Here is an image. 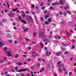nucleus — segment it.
I'll use <instances>...</instances> for the list:
<instances>
[{
    "mask_svg": "<svg viewBox=\"0 0 76 76\" xmlns=\"http://www.w3.org/2000/svg\"><path fill=\"white\" fill-rule=\"evenodd\" d=\"M22 63L20 62V63H19L18 64V65H19V66H20V65H21V64H22Z\"/></svg>",
    "mask_w": 76,
    "mask_h": 76,
    "instance_id": "nucleus-44",
    "label": "nucleus"
},
{
    "mask_svg": "<svg viewBox=\"0 0 76 76\" xmlns=\"http://www.w3.org/2000/svg\"><path fill=\"white\" fill-rule=\"evenodd\" d=\"M53 0H48V2H49L48 3V6L50 5V3H51ZM49 1H50V2H49Z\"/></svg>",
    "mask_w": 76,
    "mask_h": 76,
    "instance_id": "nucleus-16",
    "label": "nucleus"
},
{
    "mask_svg": "<svg viewBox=\"0 0 76 76\" xmlns=\"http://www.w3.org/2000/svg\"><path fill=\"white\" fill-rule=\"evenodd\" d=\"M43 40L44 41V42L45 44V45H47L48 44V42H49L50 40H49L48 39H45L44 38L43 39Z\"/></svg>",
    "mask_w": 76,
    "mask_h": 76,
    "instance_id": "nucleus-4",
    "label": "nucleus"
},
{
    "mask_svg": "<svg viewBox=\"0 0 76 76\" xmlns=\"http://www.w3.org/2000/svg\"><path fill=\"white\" fill-rule=\"evenodd\" d=\"M1 41V39L0 38V41ZM4 43L3 42H0V47L1 48V47L4 46Z\"/></svg>",
    "mask_w": 76,
    "mask_h": 76,
    "instance_id": "nucleus-5",
    "label": "nucleus"
},
{
    "mask_svg": "<svg viewBox=\"0 0 76 76\" xmlns=\"http://www.w3.org/2000/svg\"><path fill=\"white\" fill-rule=\"evenodd\" d=\"M44 49H45V50H46V51H47L48 49H47V48L45 47Z\"/></svg>",
    "mask_w": 76,
    "mask_h": 76,
    "instance_id": "nucleus-56",
    "label": "nucleus"
},
{
    "mask_svg": "<svg viewBox=\"0 0 76 76\" xmlns=\"http://www.w3.org/2000/svg\"><path fill=\"white\" fill-rule=\"evenodd\" d=\"M59 13L60 14V15H62L63 14V13H62V12L60 11L59 12Z\"/></svg>",
    "mask_w": 76,
    "mask_h": 76,
    "instance_id": "nucleus-50",
    "label": "nucleus"
},
{
    "mask_svg": "<svg viewBox=\"0 0 76 76\" xmlns=\"http://www.w3.org/2000/svg\"><path fill=\"white\" fill-rule=\"evenodd\" d=\"M15 14L14 13H10L8 15L9 17L10 18H12V17L15 16Z\"/></svg>",
    "mask_w": 76,
    "mask_h": 76,
    "instance_id": "nucleus-7",
    "label": "nucleus"
},
{
    "mask_svg": "<svg viewBox=\"0 0 76 76\" xmlns=\"http://www.w3.org/2000/svg\"><path fill=\"white\" fill-rule=\"evenodd\" d=\"M26 18L27 19H28V20H29V21H31L30 20V19L31 20H32V18L30 16H27L26 17Z\"/></svg>",
    "mask_w": 76,
    "mask_h": 76,
    "instance_id": "nucleus-10",
    "label": "nucleus"
},
{
    "mask_svg": "<svg viewBox=\"0 0 76 76\" xmlns=\"http://www.w3.org/2000/svg\"><path fill=\"white\" fill-rule=\"evenodd\" d=\"M66 35L68 37H69V34L67 32H66Z\"/></svg>",
    "mask_w": 76,
    "mask_h": 76,
    "instance_id": "nucleus-46",
    "label": "nucleus"
},
{
    "mask_svg": "<svg viewBox=\"0 0 76 76\" xmlns=\"http://www.w3.org/2000/svg\"><path fill=\"white\" fill-rule=\"evenodd\" d=\"M2 21V22H7V20L6 19H3Z\"/></svg>",
    "mask_w": 76,
    "mask_h": 76,
    "instance_id": "nucleus-24",
    "label": "nucleus"
},
{
    "mask_svg": "<svg viewBox=\"0 0 76 76\" xmlns=\"http://www.w3.org/2000/svg\"><path fill=\"white\" fill-rule=\"evenodd\" d=\"M19 19L22 22H23V23H24V24L26 23V21H25L24 20H22V19L21 18V17H19Z\"/></svg>",
    "mask_w": 76,
    "mask_h": 76,
    "instance_id": "nucleus-9",
    "label": "nucleus"
},
{
    "mask_svg": "<svg viewBox=\"0 0 76 76\" xmlns=\"http://www.w3.org/2000/svg\"><path fill=\"white\" fill-rule=\"evenodd\" d=\"M62 54V52H58V53H57L56 54V56H59L60 55V54Z\"/></svg>",
    "mask_w": 76,
    "mask_h": 76,
    "instance_id": "nucleus-15",
    "label": "nucleus"
},
{
    "mask_svg": "<svg viewBox=\"0 0 76 76\" xmlns=\"http://www.w3.org/2000/svg\"><path fill=\"white\" fill-rule=\"evenodd\" d=\"M59 71L60 72H62V69H61V66L59 67Z\"/></svg>",
    "mask_w": 76,
    "mask_h": 76,
    "instance_id": "nucleus-19",
    "label": "nucleus"
},
{
    "mask_svg": "<svg viewBox=\"0 0 76 76\" xmlns=\"http://www.w3.org/2000/svg\"><path fill=\"white\" fill-rule=\"evenodd\" d=\"M5 75H6V76H10V75L7 74V72H4Z\"/></svg>",
    "mask_w": 76,
    "mask_h": 76,
    "instance_id": "nucleus-21",
    "label": "nucleus"
},
{
    "mask_svg": "<svg viewBox=\"0 0 76 76\" xmlns=\"http://www.w3.org/2000/svg\"><path fill=\"white\" fill-rule=\"evenodd\" d=\"M65 0H60V2L61 4H64V3H65Z\"/></svg>",
    "mask_w": 76,
    "mask_h": 76,
    "instance_id": "nucleus-12",
    "label": "nucleus"
},
{
    "mask_svg": "<svg viewBox=\"0 0 76 76\" xmlns=\"http://www.w3.org/2000/svg\"><path fill=\"white\" fill-rule=\"evenodd\" d=\"M11 71L12 72H15V70L14 69H12Z\"/></svg>",
    "mask_w": 76,
    "mask_h": 76,
    "instance_id": "nucleus-61",
    "label": "nucleus"
},
{
    "mask_svg": "<svg viewBox=\"0 0 76 76\" xmlns=\"http://www.w3.org/2000/svg\"><path fill=\"white\" fill-rule=\"evenodd\" d=\"M61 61H59L58 63V67H60V63H61Z\"/></svg>",
    "mask_w": 76,
    "mask_h": 76,
    "instance_id": "nucleus-26",
    "label": "nucleus"
},
{
    "mask_svg": "<svg viewBox=\"0 0 76 76\" xmlns=\"http://www.w3.org/2000/svg\"><path fill=\"white\" fill-rule=\"evenodd\" d=\"M17 9H12L13 12H15V11H16V10H17Z\"/></svg>",
    "mask_w": 76,
    "mask_h": 76,
    "instance_id": "nucleus-30",
    "label": "nucleus"
},
{
    "mask_svg": "<svg viewBox=\"0 0 76 76\" xmlns=\"http://www.w3.org/2000/svg\"><path fill=\"white\" fill-rule=\"evenodd\" d=\"M19 55L17 54L15 55V56L14 57V58H18L19 57Z\"/></svg>",
    "mask_w": 76,
    "mask_h": 76,
    "instance_id": "nucleus-22",
    "label": "nucleus"
},
{
    "mask_svg": "<svg viewBox=\"0 0 76 76\" xmlns=\"http://www.w3.org/2000/svg\"><path fill=\"white\" fill-rule=\"evenodd\" d=\"M31 7L33 8H34V7H35V5H32L31 6Z\"/></svg>",
    "mask_w": 76,
    "mask_h": 76,
    "instance_id": "nucleus-49",
    "label": "nucleus"
},
{
    "mask_svg": "<svg viewBox=\"0 0 76 76\" xmlns=\"http://www.w3.org/2000/svg\"><path fill=\"white\" fill-rule=\"evenodd\" d=\"M59 7H60V8H61V9H63L64 8V7H62V6H59Z\"/></svg>",
    "mask_w": 76,
    "mask_h": 76,
    "instance_id": "nucleus-52",
    "label": "nucleus"
},
{
    "mask_svg": "<svg viewBox=\"0 0 76 76\" xmlns=\"http://www.w3.org/2000/svg\"><path fill=\"white\" fill-rule=\"evenodd\" d=\"M26 39L27 40V41H30V40L29 39H28L27 38H26Z\"/></svg>",
    "mask_w": 76,
    "mask_h": 76,
    "instance_id": "nucleus-47",
    "label": "nucleus"
},
{
    "mask_svg": "<svg viewBox=\"0 0 76 76\" xmlns=\"http://www.w3.org/2000/svg\"><path fill=\"white\" fill-rule=\"evenodd\" d=\"M41 21H42V22H43V21H44V18H43L41 17Z\"/></svg>",
    "mask_w": 76,
    "mask_h": 76,
    "instance_id": "nucleus-32",
    "label": "nucleus"
},
{
    "mask_svg": "<svg viewBox=\"0 0 76 76\" xmlns=\"http://www.w3.org/2000/svg\"><path fill=\"white\" fill-rule=\"evenodd\" d=\"M48 14H47L45 16V18L46 19L47 18H48Z\"/></svg>",
    "mask_w": 76,
    "mask_h": 76,
    "instance_id": "nucleus-23",
    "label": "nucleus"
},
{
    "mask_svg": "<svg viewBox=\"0 0 76 76\" xmlns=\"http://www.w3.org/2000/svg\"><path fill=\"white\" fill-rule=\"evenodd\" d=\"M9 43H12L13 42V40H9L8 41Z\"/></svg>",
    "mask_w": 76,
    "mask_h": 76,
    "instance_id": "nucleus-25",
    "label": "nucleus"
},
{
    "mask_svg": "<svg viewBox=\"0 0 76 76\" xmlns=\"http://www.w3.org/2000/svg\"><path fill=\"white\" fill-rule=\"evenodd\" d=\"M43 5H44V2H41L40 4V6H43Z\"/></svg>",
    "mask_w": 76,
    "mask_h": 76,
    "instance_id": "nucleus-31",
    "label": "nucleus"
},
{
    "mask_svg": "<svg viewBox=\"0 0 76 76\" xmlns=\"http://www.w3.org/2000/svg\"><path fill=\"white\" fill-rule=\"evenodd\" d=\"M67 9H69V7L68 6V5H66L65 7H64V9L65 10H66Z\"/></svg>",
    "mask_w": 76,
    "mask_h": 76,
    "instance_id": "nucleus-20",
    "label": "nucleus"
},
{
    "mask_svg": "<svg viewBox=\"0 0 76 76\" xmlns=\"http://www.w3.org/2000/svg\"><path fill=\"white\" fill-rule=\"evenodd\" d=\"M72 33H73V31L71 30L69 32V34H71Z\"/></svg>",
    "mask_w": 76,
    "mask_h": 76,
    "instance_id": "nucleus-29",
    "label": "nucleus"
},
{
    "mask_svg": "<svg viewBox=\"0 0 76 76\" xmlns=\"http://www.w3.org/2000/svg\"><path fill=\"white\" fill-rule=\"evenodd\" d=\"M68 25L69 26H73V25H74V23H73L72 22H69L68 23Z\"/></svg>",
    "mask_w": 76,
    "mask_h": 76,
    "instance_id": "nucleus-11",
    "label": "nucleus"
},
{
    "mask_svg": "<svg viewBox=\"0 0 76 76\" xmlns=\"http://www.w3.org/2000/svg\"><path fill=\"white\" fill-rule=\"evenodd\" d=\"M48 38H49V39H51V38H52V37H51V36L49 35L48 36Z\"/></svg>",
    "mask_w": 76,
    "mask_h": 76,
    "instance_id": "nucleus-35",
    "label": "nucleus"
},
{
    "mask_svg": "<svg viewBox=\"0 0 76 76\" xmlns=\"http://www.w3.org/2000/svg\"><path fill=\"white\" fill-rule=\"evenodd\" d=\"M7 5L8 7H9V4L8 3H7Z\"/></svg>",
    "mask_w": 76,
    "mask_h": 76,
    "instance_id": "nucleus-60",
    "label": "nucleus"
},
{
    "mask_svg": "<svg viewBox=\"0 0 76 76\" xmlns=\"http://www.w3.org/2000/svg\"><path fill=\"white\" fill-rule=\"evenodd\" d=\"M28 50H31V47H29L28 48Z\"/></svg>",
    "mask_w": 76,
    "mask_h": 76,
    "instance_id": "nucleus-40",
    "label": "nucleus"
},
{
    "mask_svg": "<svg viewBox=\"0 0 76 76\" xmlns=\"http://www.w3.org/2000/svg\"><path fill=\"white\" fill-rule=\"evenodd\" d=\"M32 44H37V42H32Z\"/></svg>",
    "mask_w": 76,
    "mask_h": 76,
    "instance_id": "nucleus-37",
    "label": "nucleus"
},
{
    "mask_svg": "<svg viewBox=\"0 0 76 76\" xmlns=\"http://www.w3.org/2000/svg\"><path fill=\"white\" fill-rule=\"evenodd\" d=\"M61 45H62L63 46H65V44H64L63 43H62L61 44Z\"/></svg>",
    "mask_w": 76,
    "mask_h": 76,
    "instance_id": "nucleus-62",
    "label": "nucleus"
},
{
    "mask_svg": "<svg viewBox=\"0 0 76 76\" xmlns=\"http://www.w3.org/2000/svg\"><path fill=\"white\" fill-rule=\"evenodd\" d=\"M54 76H57V74L56 73H54Z\"/></svg>",
    "mask_w": 76,
    "mask_h": 76,
    "instance_id": "nucleus-53",
    "label": "nucleus"
},
{
    "mask_svg": "<svg viewBox=\"0 0 76 76\" xmlns=\"http://www.w3.org/2000/svg\"><path fill=\"white\" fill-rule=\"evenodd\" d=\"M48 70L49 71H50V66H49L48 68Z\"/></svg>",
    "mask_w": 76,
    "mask_h": 76,
    "instance_id": "nucleus-36",
    "label": "nucleus"
},
{
    "mask_svg": "<svg viewBox=\"0 0 76 76\" xmlns=\"http://www.w3.org/2000/svg\"><path fill=\"white\" fill-rule=\"evenodd\" d=\"M6 37L8 38H12V35L10 34H7L6 35Z\"/></svg>",
    "mask_w": 76,
    "mask_h": 76,
    "instance_id": "nucleus-14",
    "label": "nucleus"
},
{
    "mask_svg": "<svg viewBox=\"0 0 76 76\" xmlns=\"http://www.w3.org/2000/svg\"><path fill=\"white\" fill-rule=\"evenodd\" d=\"M72 74V72H69V75H71Z\"/></svg>",
    "mask_w": 76,
    "mask_h": 76,
    "instance_id": "nucleus-48",
    "label": "nucleus"
},
{
    "mask_svg": "<svg viewBox=\"0 0 76 76\" xmlns=\"http://www.w3.org/2000/svg\"><path fill=\"white\" fill-rule=\"evenodd\" d=\"M15 70H18V67H16L15 68Z\"/></svg>",
    "mask_w": 76,
    "mask_h": 76,
    "instance_id": "nucleus-45",
    "label": "nucleus"
},
{
    "mask_svg": "<svg viewBox=\"0 0 76 76\" xmlns=\"http://www.w3.org/2000/svg\"><path fill=\"white\" fill-rule=\"evenodd\" d=\"M36 35H37V33H34L33 34V37H35L36 36Z\"/></svg>",
    "mask_w": 76,
    "mask_h": 76,
    "instance_id": "nucleus-33",
    "label": "nucleus"
},
{
    "mask_svg": "<svg viewBox=\"0 0 76 76\" xmlns=\"http://www.w3.org/2000/svg\"><path fill=\"white\" fill-rule=\"evenodd\" d=\"M55 15L56 16H58L59 15V14L56 13Z\"/></svg>",
    "mask_w": 76,
    "mask_h": 76,
    "instance_id": "nucleus-63",
    "label": "nucleus"
},
{
    "mask_svg": "<svg viewBox=\"0 0 76 76\" xmlns=\"http://www.w3.org/2000/svg\"><path fill=\"white\" fill-rule=\"evenodd\" d=\"M23 29H24L23 31L24 32H25L26 31H27L28 30V28H26L25 27H23Z\"/></svg>",
    "mask_w": 76,
    "mask_h": 76,
    "instance_id": "nucleus-13",
    "label": "nucleus"
},
{
    "mask_svg": "<svg viewBox=\"0 0 76 76\" xmlns=\"http://www.w3.org/2000/svg\"><path fill=\"white\" fill-rule=\"evenodd\" d=\"M25 16H26V14H23L22 15V16L23 18H25Z\"/></svg>",
    "mask_w": 76,
    "mask_h": 76,
    "instance_id": "nucleus-34",
    "label": "nucleus"
},
{
    "mask_svg": "<svg viewBox=\"0 0 76 76\" xmlns=\"http://www.w3.org/2000/svg\"><path fill=\"white\" fill-rule=\"evenodd\" d=\"M7 47H4V53H7V56H9V57H13V55L12 54V50L11 49H10L9 50L7 51Z\"/></svg>",
    "mask_w": 76,
    "mask_h": 76,
    "instance_id": "nucleus-1",
    "label": "nucleus"
},
{
    "mask_svg": "<svg viewBox=\"0 0 76 76\" xmlns=\"http://www.w3.org/2000/svg\"><path fill=\"white\" fill-rule=\"evenodd\" d=\"M57 4H58V3L55 2L54 3H53L52 4V6H56V5H57Z\"/></svg>",
    "mask_w": 76,
    "mask_h": 76,
    "instance_id": "nucleus-17",
    "label": "nucleus"
},
{
    "mask_svg": "<svg viewBox=\"0 0 76 76\" xmlns=\"http://www.w3.org/2000/svg\"><path fill=\"white\" fill-rule=\"evenodd\" d=\"M32 55L33 57H35L36 56H38V54L35 52H33L32 53Z\"/></svg>",
    "mask_w": 76,
    "mask_h": 76,
    "instance_id": "nucleus-8",
    "label": "nucleus"
},
{
    "mask_svg": "<svg viewBox=\"0 0 76 76\" xmlns=\"http://www.w3.org/2000/svg\"><path fill=\"white\" fill-rule=\"evenodd\" d=\"M23 57H26V55H23Z\"/></svg>",
    "mask_w": 76,
    "mask_h": 76,
    "instance_id": "nucleus-57",
    "label": "nucleus"
},
{
    "mask_svg": "<svg viewBox=\"0 0 76 76\" xmlns=\"http://www.w3.org/2000/svg\"><path fill=\"white\" fill-rule=\"evenodd\" d=\"M45 23L46 25H48V24H49L48 22H45Z\"/></svg>",
    "mask_w": 76,
    "mask_h": 76,
    "instance_id": "nucleus-39",
    "label": "nucleus"
},
{
    "mask_svg": "<svg viewBox=\"0 0 76 76\" xmlns=\"http://www.w3.org/2000/svg\"><path fill=\"white\" fill-rule=\"evenodd\" d=\"M54 9V8L50 6V10H53V9Z\"/></svg>",
    "mask_w": 76,
    "mask_h": 76,
    "instance_id": "nucleus-41",
    "label": "nucleus"
},
{
    "mask_svg": "<svg viewBox=\"0 0 76 76\" xmlns=\"http://www.w3.org/2000/svg\"><path fill=\"white\" fill-rule=\"evenodd\" d=\"M40 45H41V48H43V47H44V45H43V44H42V42H41L40 43Z\"/></svg>",
    "mask_w": 76,
    "mask_h": 76,
    "instance_id": "nucleus-27",
    "label": "nucleus"
},
{
    "mask_svg": "<svg viewBox=\"0 0 76 76\" xmlns=\"http://www.w3.org/2000/svg\"><path fill=\"white\" fill-rule=\"evenodd\" d=\"M67 45H68V44L67 43H66L65 44V47H67Z\"/></svg>",
    "mask_w": 76,
    "mask_h": 76,
    "instance_id": "nucleus-55",
    "label": "nucleus"
},
{
    "mask_svg": "<svg viewBox=\"0 0 76 76\" xmlns=\"http://www.w3.org/2000/svg\"><path fill=\"white\" fill-rule=\"evenodd\" d=\"M74 71L75 73H76V69H74Z\"/></svg>",
    "mask_w": 76,
    "mask_h": 76,
    "instance_id": "nucleus-51",
    "label": "nucleus"
},
{
    "mask_svg": "<svg viewBox=\"0 0 76 76\" xmlns=\"http://www.w3.org/2000/svg\"><path fill=\"white\" fill-rule=\"evenodd\" d=\"M46 54L47 56H48V52H46Z\"/></svg>",
    "mask_w": 76,
    "mask_h": 76,
    "instance_id": "nucleus-54",
    "label": "nucleus"
},
{
    "mask_svg": "<svg viewBox=\"0 0 76 76\" xmlns=\"http://www.w3.org/2000/svg\"><path fill=\"white\" fill-rule=\"evenodd\" d=\"M45 7H42V10H44V9H45Z\"/></svg>",
    "mask_w": 76,
    "mask_h": 76,
    "instance_id": "nucleus-42",
    "label": "nucleus"
},
{
    "mask_svg": "<svg viewBox=\"0 0 76 76\" xmlns=\"http://www.w3.org/2000/svg\"><path fill=\"white\" fill-rule=\"evenodd\" d=\"M48 22H51V18H49L48 19Z\"/></svg>",
    "mask_w": 76,
    "mask_h": 76,
    "instance_id": "nucleus-28",
    "label": "nucleus"
},
{
    "mask_svg": "<svg viewBox=\"0 0 76 76\" xmlns=\"http://www.w3.org/2000/svg\"><path fill=\"white\" fill-rule=\"evenodd\" d=\"M0 26L1 27H3L4 26V24H3L1 22H0Z\"/></svg>",
    "mask_w": 76,
    "mask_h": 76,
    "instance_id": "nucleus-18",
    "label": "nucleus"
},
{
    "mask_svg": "<svg viewBox=\"0 0 76 76\" xmlns=\"http://www.w3.org/2000/svg\"><path fill=\"white\" fill-rule=\"evenodd\" d=\"M27 76H30V75H29V74H27Z\"/></svg>",
    "mask_w": 76,
    "mask_h": 76,
    "instance_id": "nucleus-64",
    "label": "nucleus"
},
{
    "mask_svg": "<svg viewBox=\"0 0 76 76\" xmlns=\"http://www.w3.org/2000/svg\"><path fill=\"white\" fill-rule=\"evenodd\" d=\"M4 12L5 13H7V10H4Z\"/></svg>",
    "mask_w": 76,
    "mask_h": 76,
    "instance_id": "nucleus-58",
    "label": "nucleus"
},
{
    "mask_svg": "<svg viewBox=\"0 0 76 76\" xmlns=\"http://www.w3.org/2000/svg\"><path fill=\"white\" fill-rule=\"evenodd\" d=\"M26 71H29V70L28 68L25 69H21L17 71V72H26Z\"/></svg>",
    "mask_w": 76,
    "mask_h": 76,
    "instance_id": "nucleus-3",
    "label": "nucleus"
},
{
    "mask_svg": "<svg viewBox=\"0 0 76 76\" xmlns=\"http://www.w3.org/2000/svg\"><path fill=\"white\" fill-rule=\"evenodd\" d=\"M61 65L62 68V70L63 71H64V72H66V69H65V67H64V64H61Z\"/></svg>",
    "mask_w": 76,
    "mask_h": 76,
    "instance_id": "nucleus-6",
    "label": "nucleus"
},
{
    "mask_svg": "<svg viewBox=\"0 0 76 76\" xmlns=\"http://www.w3.org/2000/svg\"><path fill=\"white\" fill-rule=\"evenodd\" d=\"M39 37V38H42V37L43 38H46V36L44 34L43 31H40Z\"/></svg>",
    "mask_w": 76,
    "mask_h": 76,
    "instance_id": "nucleus-2",
    "label": "nucleus"
},
{
    "mask_svg": "<svg viewBox=\"0 0 76 76\" xmlns=\"http://www.w3.org/2000/svg\"><path fill=\"white\" fill-rule=\"evenodd\" d=\"M10 64H11V63H10V62H8V64L9 65H10Z\"/></svg>",
    "mask_w": 76,
    "mask_h": 76,
    "instance_id": "nucleus-59",
    "label": "nucleus"
},
{
    "mask_svg": "<svg viewBox=\"0 0 76 76\" xmlns=\"http://www.w3.org/2000/svg\"><path fill=\"white\" fill-rule=\"evenodd\" d=\"M63 14L64 16H66V15L67 14L66 13V12H64Z\"/></svg>",
    "mask_w": 76,
    "mask_h": 76,
    "instance_id": "nucleus-43",
    "label": "nucleus"
},
{
    "mask_svg": "<svg viewBox=\"0 0 76 76\" xmlns=\"http://www.w3.org/2000/svg\"><path fill=\"white\" fill-rule=\"evenodd\" d=\"M34 66H32L31 67V69L32 70H33L34 69Z\"/></svg>",
    "mask_w": 76,
    "mask_h": 76,
    "instance_id": "nucleus-38",
    "label": "nucleus"
}]
</instances>
